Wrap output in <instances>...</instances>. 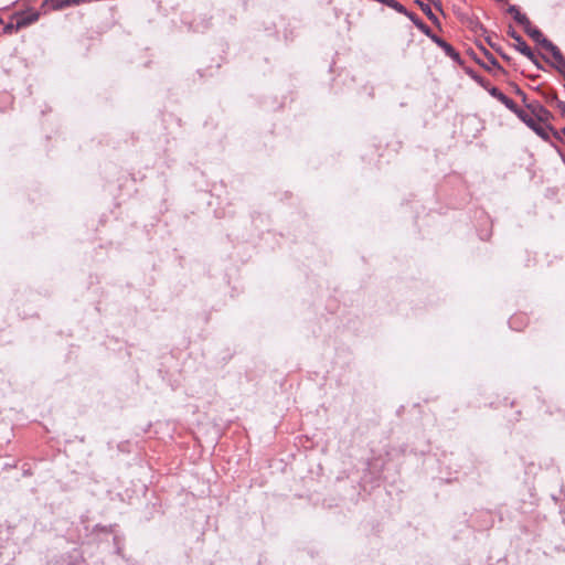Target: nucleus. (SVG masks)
<instances>
[{"instance_id":"nucleus-13","label":"nucleus","mask_w":565,"mask_h":565,"mask_svg":"<svg viewBox=\"0 0 565 565\" xmlns=\"http://www.w3.org/2000/svg\"><path fill=\"white\" fill-rule=\"evenodd\" d=\"M511 36L516 41V38H520L519 35L515 34V32H512L511 33Z\"/></svg>"},{"instance_id":"nucleus-7","label":"nucleus","mask_w":565,"mask_h":565,"mask_svg":"<svg viewBox=\"0 0 565 565\" xmlns=\"http://www.w3.org/2000/svg\"><path fill=\"white\" fill-rule=\"evenodd\" d=\"M516 42H518V50L526 57H532L533 54H532L530 46L521 38H516Z\"/></svg>"},{"instance_id":"nucleus-10","label":"nucleus","mask_w":565,"mask_h":565,"mask_svg":"<svg viewBox=\"0 0 565 565\" xmlns=\"http://www.w3.org/2000/svg\"><path fill=\"white\" fill-rule=\"evenodd\" d=\"M443 46L445 47L446 52H447L450 56H455V55H457V54L455 53L454 49H452L449 44H447V43H445V42H444V43H443Z\"/></svg>"},{"instance_id":"nucleus-9","label":"nucleus","mask_w":565,"mask_h":565,"mask_svg":"<svg viewBox=\"0 0 565 565\" xmlns=\"http://www.w3.org/2000/svg\"><path fill=\"white\" fill-rule=\"evenodd\" d=\"M418 3L420 6L422 10L428 15L429 19H431L433 14H431V10H430L429 6L428 4H424L422 2H418Z\"/></svg>"},{"instance_id":"nucleus-1","label":"nucleus","mask_w":565,"mask_h":565,"mask_svg":"<svg viewBox=\"0 0 565 565\" xmlns=\"http://www.w3.org/2000/svg\"><path fill=\"white\" fill-rule=\"evenodd\" d=\"M15 31L25 28L33 22L38 21L39 13L38 12H30V13H22L15 15Z\"/></svg>"},{"instance_id":"nucleus-8","label":"nucleus","mask_w":565,"mask_h":565,"mask_svg":"<svg viewBox=\"0 0 565 565\" xmlns=\"http://www.w3.org/2000/svg\"><path fill=\"white\" fill-rule=\"evenodd\" d=\"M382 2L386 3L388 7L393 8L397 12H405L404 7L395 0H382Z\"/></svg>"},{"instance_id":"nucleus-14","label":"nucleus","mask_w":565,"mask_h":565,"mask_svg":"<svg viewBox=\"0 0 565 565\" xmlns=\"http://www.w3.org/2000/svg\"><path fill=\"white\" fill-rule=\"evenodd\" d=\"M79 1H81V0H72V2H73V3H75V2H79Z\"/></svg>"},{"instance_id":"nucleus-3","label":"nucleus","mask_w":565,"mask_h":565,"mask_svg":"<svg viewBox=\"0 0 565 565\" xmlns=\"http://www.w3.org/2000/svg\"><path fill=\"white\" fill-rule=\"evenodd\" d=\"M71 3V0H45L42 4L44 12H49L51 10H60L62 8L67 7Z\"/></svg>"},{"instance_id":"nucleus-11","label":"nucleus","mask_w":565,"mask_h":565,"mask_svg":"<svg viewBox=\"0 0 565 565\" xmlns=\"http://www.w3.org/2000/svg\"><path fill=\"white\" fill-rule=\"evenodd\" d=\"M4 31L7 33H11L12 31H15V24H13V23L7 24L6 28H4Z\"/></svg>"},{"instance_id":"nucleus-4","label":"nucleus","mask_w":565,"mask_h":565,"mask_svg":"<svg viewBox=\"0 0 565 565\" xmlns=\"http://www.w3.org/2000/svg\"><path fill=\"white\" fill-rule=\"evenodd\" d=\"M524 29H525L526 33L534 41H536L537 43H541L542 46L545 49V43L550 42V41L544 38V35L542 34V32L540 30H537L536 28H533L531 24L530 25H525Z\"/></svg>"},{"instance_id":"nucleus-2","label":"nucleus","mask_w":565,"mask_h":565,"mask_svg":"<svg viewBox=\"0 0 565 565\" xmlns=\"http://www.w3.org/2000/svg\"><path fill=\"white\" fill-rule=\"evenodd\" d=\"M545 50L552 55V57L558 63L559 68L565 72V57L561 51L552 42L545 43Z\"/></svg>"},{"instance_id":"nucleus-6","label":"nucleus","mask_w":565,"mask_h":565,"mask_svg":"<svg viewBox=\"0 0 565 565\" xmlns=\"http://www.w3.org/2000/svg\"><path fill=\"white\" fill-rule=\"evenodd\" d=\"M492 94L494 96H497L499 98V100L504 104L509 109H514L515 107V103L509 98L508 96H505L504 94H502L501 92H498L495 88L493 89Z\"/></svg>"},{"instance_id":"nucleus-12","label":"nucleus","mask_w":565,"mask_h":565,"mask_svg":"<svg viewBox=\"0 0 565 565\" xmlns=\"http://www.w3.org/2000/svg\"><path fill=\"white\" fill-rule=\"evenodd\" d=\"M437 10H441V2L440 0H428Z\"/></svg>"},{"instance_id":"nucleus-5","label":"nucleus","mask_w":565,"mask_h":565,"mask_svg":"<svg viewBox=\"0 0 565 565\" xmlns=\"http://www.w3.org/2000/svg\"><path fill=\"white\" fill-rule=\"evenodd\" d=\"M509 12L513 15L514 20L523 26L530 25L529 19L522 14L516 7L512 6L509 8Z\"/></svg>"}]
</instances>
